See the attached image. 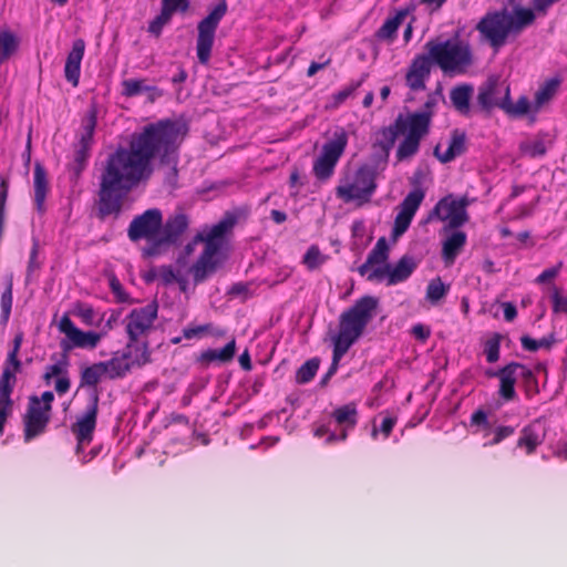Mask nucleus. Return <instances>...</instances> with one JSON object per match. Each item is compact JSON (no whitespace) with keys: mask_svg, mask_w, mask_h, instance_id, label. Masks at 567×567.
<instances>
[{"mask_svg":"<svg viewBox=\"0 0 567 567\" xmlns=\"http://www.w3.org/2000/svg\"><path fill=\"white\" fill-rule=\"evenodd\" d=\"M9 378L8 372L4 375H0V435H3L6 423L13 413L11 394L16 382L9 381Z\"/></svg>","mask_w":567,"mask_h":567,"instance_id":"cd10ccee","label":"nucleus"},{"mask_svg":"<svg viewBox=\"0 0 567 567\" xmlns=\"http://www.w3.org/2000/svg\"><path fill=\"white\" fill-rule=\"evenodd\" d=\"M424 190L415 188L411 190L399 205V212L394 219L392 237H401L410 227L411 221L424 199Z\"/></svg>","mask_w":567,"mask_h":567,"instance_id":"a211bd4d","label":"nucleus"},{"mask_svg":"<svg viewBox=\"0 0 567 567\" xmlns=\"http://www.w3.org/2000/svg\"><path fill=\"white\" fill-rule=\"evenodd\" d=\"M471 205L468 196L456 197L449 194L442 197L431 210L429 218H436L446 223L444 231L456 229L465 225L470 220L467 207Z\"/></svg>","mask_w":567,"mask_h":567,"instance_id":"6e6552de","label":"nucleus"},{"mask_svg":"<svg viewBox=\"0 0 567 567\" xmlns=\"http://www.w3.org/2000/svg\"><path fill=\"white\" fill-rule=\"evenodd\" d=\"M553 311L555 313H567V290L563 287L551 285L549 287Z\"/></svg>","mask_w":567,"mask_h":567,"instance_id":"8fccbe9b","label":"nucleus"},{"mask_svg":"<svg viewBox=\"0 0 567 567\" xmlns=\"http://www.w3.org/2000/svg\"><path fill=\"white\" fill-rule=\"evenodd\" d=\"M103 337V333H97L93 331H82L78 330L73 338L70 340L72 344H66L65 342L62 343V348L66 351L70 350L72 347L81 348V349H94L97 347L99 342L101 341Z\"/></svg>","mask_w":567,"mask_h":567,"instance_id":"c9c22d12","label":"nucleus"},{"mask_svg":"<svg viewBox=\"0 0 567 567\" xmlns=\"http://www.w3.org/2000/svg\"><path fill=\"white\" fill-rule=\"evenodd\" d=\"M472 92L473 90L470 85H458L452 89L450 99L458 112L463 114L468 112Z\"/></svg>","mask_w":567,"mask_h":567,"instance_id":"58836bf2","label":"nucleus"},{"mask_svg":"<svg viewBox=\"0 0 567 567\" xmlns=\"http://www.w3.org/2000/svg\"><path fill=\"white\" fill-rule=\"evenodd\" d=\"M320 365L318 358L307 360L296 372V382L298 384L309 383L317 374Z\"/></svg>","mask_w":567,"mask_h":567,"instance_id":"de8ad7c7","label":"nucleus"},{"mask_svg":"<svg viewBox=\"0 0 567 567\" xmlns=\"http://www.w3.org/2000/svg\"><path fill=\"white\" fill-rule=\"evenodd\" d=\"M470 423L472 426H477L478 429H482V430L491 429V424L488 422L487 414L482 409H478L472 413Z\"/></svg>","mask_w":567,"mask_h":567,"instance_id":"e2e57ef3","label":"nucleus"},{"mask_svg":"<svg viewBox=\"0 0 567 567\" xmlns=\"http://www.w3.org/2000/svg\"><path fill=\"white\" fill-rule=\"evenodd\" d=\"M424 49L430 53L434 64L443 72H464L473 62L468 43L458 39L440 41L429 40Z\"/></svg>","mask_w":567,"mask_h":567,"instance_id":"39448f33","label":"nucleus"},{"mask_svg":"<svg viewBox=\"0 0 567 567\" xmlns=\"http://www.w3.org/2000/svg\"><path fill=\"white\" fill-rule=\"evenodd\" d=\"M123 95L127 97L140 95L144 92H148L150 101L154 102L162 95V92L154 85H147L145 79H127L122 82Z\"/></svg>","mask_w":567,"mask_h":567,"instance_id":"72a5a7b5","label":"nucleus"},{"mask_svg":"<svg viewBox=\"0 0 567 567\" xmlns=\"http://www.w3.org/2000/svg\"><path fill=\"white\" fill-rule=\"evenodd\" d=\"M545 437L546 429L540 419H536L522 429L516 445L518 449H523L527 455H532L543 444Z\"/></svg>","mask_w":567,"mask_h":567,"instance_id":"5701e85b","label":"nucleus"},{"mask_svg":"<svg viewBox=\"0 0 567 567\" xmlns=\"http://www.w3.org/2000/svg\"><path fill=\"white\" fill-rule=\"evenodd\" d=\"M348 349H344L340 346L333 344L332 350V361L331 364L327 371L328 377H332L337 373L340 360L343 358V355L348 352Z\"/></svg>","mask_w":567,"mask_h":567,"instance_id":"680f3d73","label":"nucleus"},{"mask_svg":"<svg viewBox=\"0 0 567 567\" xmlns=\"http://www.w3.org/2000/svg\"><path fill=\"white\" fill-rule=\"evenodd\" d=\"M33 187H34V203L37 209L42 212L44 208V202L49 192V183L47 171L44 166L37 162L33 169Z\"/></svg>","mask_w":567,"mask_h":567,"instance_id":"7c9ffc66","label":"nucleus"},{"mask_svg":"<svg viewBox=\"0 0 567 567\" xmlns=\"http://www.w3.org/2000/svg\"><path fill=\"white\" fill-rule=\"evenodd\" d=\"M378 305L375 297L364 296L343 311L339 318V331L332 337V343L349 350L375 316Z\"/></svg>","mask_w":567,"mask_h":567,"instance_id":"20e7f679","label":"nucleus"},{"mask_svg":"<svg viewBox=\"0 0 567 567\" xmlns=\"http://www.w3.org/2000/svg\"><path fill=\"white\" fill-rule=\"evenodd\" d=\"M518 362H511L494 372L499 380L498 396L503 402L508 403L517 399L515 384L518 378Z\"/></svg>","mask_w":567,"mask_h":567,"instance_id":"4be33fe9","label":"nucleus"},{"mask_svg":"<svg viewBox=\"0 0 567 567\" xmlns=\"http://www.w3.org/2000/svg\"><path fill=\"white\" fill-rule=\"evenodd\" d=\"M503 8H507L509 10V14H517V12L523 11L530 17L526 20V24L529 27L533 25L536 21V13L533 8H526L523 6V0H506V4Z\"/></svg>","mask_w":567,"mask_h":567,"instance_id":"5fc2aeb1","label":"nucleus"},{"mask_svg":"<svg viewBox=\"0 0 567 567\" xmlns=\"http://www.w3.org/2000/svg\"><path fill=\"white\" fill-rule=\"evenodd\" d=\"M158 305L152 301L144 307L134 308L124 318L125 332L127 334V346L133 347L136 341L144 340L153 330L154 322L157 319Z\"/></svg>","mask_w":567,"mask_h":567,"instance_id":"9b49d317","label":"nucleus"},{"mask_svg":"<svg viewBox=\"0 0 567 567\" xmlns=\"http://www.w3.org/2000/svg\"><path fill=\"white\" fill-rule=\"evenodd\" d=\"M421 140L405 135L396 150L398 161H404L415 155L420 148Z\"/></svg>","mask_w":567,"mask_h":567,"instance_id":"09e8293b","label":"nucleus"},{"mask_svg":"<svg viewBox=\"0 0 567 567\" xmlns=\"http://www.w3.org/2000/svg\"><path fill=\"white\" fill-rule=\"evenodd\" d=\"M515 433V427L512 425H499L494 430V436L489 441V445H497L505 439L512 436Z\"/></svg>","mask_w":567,"mask_h":567,"instance_id":"052dcab7","label":"nucleus"},{"mask_svg":"<svg viewBox=\"0 0 567 567\" xmlns=\"http://www.w3.org/2000/svg\"><path fill=\"white\" fill-rule=\"evenodd\" d=\"M22 343V334H17L13 339V347L9 351L8 357L3 364V370L1 375H4L7 372L9 373V381L17 382L16 374L21 369V361L18 358L20 347Z\"/></svg>","mask_w":567,"mask_h":567,"instance_id":"f704fd0d","label":"nucleus"},{"mask_svg":"<svg viewBox=\"0 0 567 567\" xmlns=\"http://www.w3.org/2000/svg\"><path fill=\"white\" fill-rule=\"evenodd\" d=\"M534 110V104L532 105L527 96H520L517 102L514 104L511 101V96L505 100V104L502 105V110L513 117H522L525 116L530 110Z\"/></svg>","mask_w":567,"mask_h":567,"instance_id":"37998d69","label":"nucleus"},{"mask_svg":"<svg viewBox=\"0 0 567 567\" xmlns=\"http://www.w3.org/2000/svg\"><path fill=\"white\" fill-rule=\"evenodd\" d=\"M522 152L529 157H542L547 153V146L544 140L536 138L522 145Z\"/></svg>","mask_w":567,"mask_h":567,"instance_id":"864d4df0","label":"nucleus"},{"mask_svg":"<svg viewBox=\"0 0 567 567\" xmlns=\"http://www.w3.org/2000/svg\"><path fill=\"white\" fill-rule=\"evenodd\" d=\"M99 394L95 392L92 395L85 412L80 415L76 419V422L71 426V431L76 439L78 454H80L93 440L99 413Z\"/></svg>","mask_w":567,"mask_h":567,"instance_id":"dca6fc26","label":"nucleus"},{"mask_svg":"<svg viewBox=\"0 0 567 567\" xmlns=\"http://www.w3.org/2000/svg\"><path fill=\"white\" fill-rule=\"evenodd\" d=\"M435 104L436 100L430 96L422 111L411 113L406 117L399 115L395 123L400 133L422 140L429 133Z\"/></svg>","mask_w":567,"mask_h":567,"instance_id":"2eb2a0df","label":"nucleus"},{"mask_svg":"<svg viewBox=\"0 0 567 567\" xmlns=\"http://www.w3.org/2000/svg\"><path fill=\"white\" fill-rule=\"evenodd\" d=\"M96 123V111L93 109L83 117L79 140L74 145L73 163L70 165V172L75 178L80 177L87 165Z\"/></svg>","mask_w":567,"mask_h":567,"instance_id":"f8f14e48","label":"nucleus"},{"mask_svg":"<svg viewBox=\"0 0 567 567\" xmlns=\"http://www.w3.org/2000/svg\"><path fill=\"white\" fill-rule=\"evenodd\" d=\"M526 12L509 14L507 8L487 11L476 24L481 37L495 50L501 49L513 37L516 38L529 28L526 20L529 19Z\"/></svg>","mask_w":567,"mask_h":567,"instance_id":"7ed1b4c3","label":"nucleus"},{"mask_svg":"<svg viewBox=\"0 0 567 567\" xmlns=\"http://www.w3.org/2000/svg\"><path fill=\"white\" fill-rule=\"evenodd\" d=\"M377 188L374 173L368 167H360L352 177L341 179L336 187V195L344 203H368Z\"/></svg>","mask_w":567,"mask_h":567,"instance_id":"0eeeda50","label":"nucleus"},{"mask_svg":"<svg viewBox=\"0 0 567 567\" xmlns=\"http://www.w3.org/2000/svg\"><path fill=\"white\" fill-rule=\"evenodd\" d=\"M399 134L401 133L398 130V125L395 122L393 125L383 127L382 130L379 131L378 137L373 143L372 147L375 154H378L382 161H388L390 151L393 147Z\"/></svg>","mask_w":567,"mask_h":567,"instance_id":"c756f323","label":"nucleus"},{"mask_svg":"<svg viewBox=\"0 0 567 567\" xmlns=\"http://www.w3.org/2000/svg\"><path fill=\"white\" fill-rule=\"evenodd\" d=\"M520 344L522 348L529 352H536L539 349H550L551 346L555 343V334L550 333L548 336H545L540 338L539 340H535L528 334H524L520 337Z\"/></svg>","mask_w":567,"mask_h":567,"instance_id":"c03bdc74","label":"nucleus"},{"mask_svg":"<svg viewBox=\"0 0 567 567\" xmlns=\"http://www.w3.org/2000/svg\"><path fill=\"white\" fill-rule=\"evenodd\" d=\"M408 14L406 10H399L393 17L388 18L384 23L377 30L375 38L380 41L392 43L398 35L399 27Z\"/></svg>","mask_w":567,"mask_h":567,"instance_id":"473e14b6","label":"nucleus"},{"mask_svg":"<svg viewBox=\"0 0 567 567\" xmlns=\"http://www.w3.org/2000/svg\"><path fill=\"white\" fill-rule=\"evenodd\" d=\"M12 308V285L10 284L1 296V313L8 320Z\"/></svg>","mask_w":567,"mask_h":567,"instance_id":"774afa93","label":"nucleus"},{"mask_svg":"<svg viewBox=\"0 0 567 567\" xmlns=\"http://www.w3.org/2000/svg\"><path fill=\"white\" fill-rule=\"evenodd\" d=\"M363 81L364 78L357 82H351L350 84L346 85L340 91H338L336 94H333L334 105L339 106L343 102H346V100L350 97L361 86Z\"/></svg>","mask_w":567,"mask_h":567,"instance_id":"13d9d810","label":"nucleus"},{"mask_svg":"<svg viewBox=\"0 0 567 567\" xmlns=\"http://www.w3.org/2000/svg\"><path fill=\"white\" fill-rule=\"evenodd\" d=\"M236 353V341L230 340L221 349H207L198 357V362L208 365L212 362L218 361L220 363L230 362Z\"/></svg>","mask_w":567,"mask_h":567,"instance_id":"2f4dec72","label":"nucleus"},{"mask_svg":"<svg viewBox=\"0 0 567 567\" xmlns=\"http://www.w3.org/2000/svg\"><path fill=\"white\" fill-rule=\"evenodd\" d=\"M560 268H561V262H559L558 265H556L554 267H550V268H547V269L543 270L535 278V282L538 284V285H543V284L549 282L550 280L555 279L558 276V274L560 271Z\"/></svg>","mask_w":567,"mask_h":567,"instance_id":"338daca9","label":"nucleus"},{"mask_svg":"<svg viewBox=\"0 0 567 567\" xmlns=\"http://www.w3.org/2000/svg\"><path fill=\"white\" fill-rule=\"evenodd\" d=\"M131 348L126 344L120 352L113 353L112 358L107 361L102 362L106 372V375L111 379L124 378L131 369L134 367L130 360Z\"/></svg>","mask_w":567,"mask_h":567,"instance_id":"a878e982","label":"nucleus"},{"mask_svg":"<svg viewBox=\"0 0 567 567\" xmlns=\"http://www.w3.org/2000/svg\"><path fill=\"white\" fill-rule=\"evenodd\" d=\"M389 259V245L384 237L378 239L374 247L368 254L367 260L358 268L360 276L365 277L377 267H382L388 264Z\"/></svg>","mask_w":567,"mask_h":567,"instance_id":"bb28decb","label":"nucleus"},{"mask_svg":"<svg viewBox=\"0 0 567 567\" xmlns=\"http://www.w3.org/2000/svg\"><path fill=\"white\" fill-rule=\"evenodd\" d=\"M450 291V285L443 282L441 277L431 279L426 287V300L431 305H437Z\"/></svg>","mask_w":567,"mask_h":567,"instance_id":"79ce46f5","label":"nucleus"},{"mask_svg":"<svg viewBox=\"0 0 567 567\" xmlns=\"http://www.w3.org/2000/svg\"><path fill=\"white\" fill-rule=\"evenodd\" d=\"M560 81L558 79H549L542 84L535 93L534 112H538L540 107L549 102L556 94Z\"/></svg>","mask_w":567,"mask_h":567,"instance_id":"e433bc0d","label":"nucleus"},{"mask_svg":"<svg viewBox=\"0 0 567 567\" xmlns=\"http://www.w3.org/2000/svg\"><path fill=\"white\" fill-rule=\"evenodd\" d=\"M130 360L134 367H142L151 362V352L146 340L136 341L135 344L131 347Z\"/></svg>","mask_w":567,"mask_h":567,"instance_id":"49530a36","label":"nucleus"},{"mask_svg":"<svg viewBox=\"0 0 567 567\" xmlns=\"http://www.w3.org/2000/svg\"><path fill=\"white\" fill-rule=\"evenodd\" d=\"M209 331H210V324L186 327L183 329V337L188 340L199 339L204 336V333H207Z\"/></svg>","mask_w":567,"mask_h":567,"instance_id":"69168bd1","label":"nucleus"},{"mask_svg":"<svg viewBox=\"0 0 567 567\" xmlns=\"http://www.w3.org/2000/svg\"><path fill=\"white\" fill-rule=\"evenodd\" d=\"M74 315L86 326H96L94 321L95 311L92 306L87 303H78L74 309Z\"/></svg>","mask_w":567,"mask_h":567,"instance_id":"4d7b16f0","label":"nucleus"},{"mask_svg":"<svg viewBox=\"0 0 567 567\" xmlns=\"http://www.w3.org/2000/svg\"><path fill=\"white\" fill-rule=\"evenodd\" d=\"M162 226V210L150 208L132 219L127 228V237L133 243L145 239L148 244H152L157 240Z\"/></svg>","mask_w":567,"mask_h":567,"instance_id":"ddd939ff","label":"nucleus"},{"mask_svg":"<svg viewBox=\"0 0 567 567\" xmlns=\"http://www.w3.org/2000/svg\"><path fill=\"white\" fill-rule=\"evenodd\" d=\"M18 38L10 30L0 29V64L18 50Z\"/></svg>","mask_w":567,"mask_h":567,"instance_id":"ea45409f","label":"nucleus"},{"mask_svg":"<svg viewBox=\"0 0 567 567\" xmlns=\"http://www.w3.org/2000/svg\"><path fill=\"white\" fill-rule=\"evenodd\" d=\"M68 358L64 355L63 359L54 364L48 365L45 368V372L43 374V380L49 384L51 379L54 377H62L63 374H68Z\"/></svg>","mask_w":567,"mask_h":567,"instance_id":"6e6d98bb","label":"nucleus"},{"mask_svg":"<svg viewBox=\"0 0 567 567\" xmlns=\"http://www.w3.org/2000/svg\"><path fill=\"white\" fill-rule=\"evenodd\" d=\"M173 14L161 8V12L150 23L147 31L154 37L158 38L162 34L163 28L172 20Z\"/></svg>","mask_w":567,"mask_h":567,"instance_id":"603ef678","label":"nucleus"},{"mask_svg":"<svg viewBox=\"0 0 567 567\" xmlns=\"http://www.w3.org/2000/svg\"><path fill=\"white\" fill-rule=\"evenodd\" d=\"M157 276L161 282L165 286L178 280V277L172 266H161L157 270Z\"/></svg>","mask_w":567,"mask_h":567,"instance_id":"0e129e2a","label":"nucleus"},{"mask_svg":"<svg viewBox=\"0 0 567 567\" xmlns=\"http://www.w3.org/2000/svg\"><path fill=\"white\" fill-rule=\"evenodd\" d=\"M189 227V217L183 210H175L171 214L161 228V234L152 244H147L142 249V255L145 258L158 256L162 252L163 246L176 245L179 243L182 236Z\"/></svg>","mask_w":567,"mask_h":567,"instance_id":"9d476101","label":"nucleus"},{"mask_svg":"<svg viewBox=\"0 0 567 567\" xmlns=\"http://www.w3.org/2000/svg\"><path fill=\"white\" fill-rule=\"evenodd\" d=\"M466 152V135L460 130H454L451 134L449 146L444 153H441L440 146L434 148V155L443 163H450L457 156Z\"/></svg>","mask_w":567,"mask_h":567,"instance_id":"c85d7f7f","label":"nucleus"},{"mask_svg":"<svg viewBox=\"0 0 567 567\" xmlns=\"http://www.w3.org/2000/svg\"><path fill=\"white\" fill-rule=\"evenodd\" d=\"M228 6L220 0L197 24L196 54L200 64L207 65L212 56L216 30L226 16Z\"/></svg>","mask_w":567,"mask_h":567,"instance_id":"423d86ee","label":"nucleus"},{"mask_svg":"<svg viewBox=\"0 0 567 567\" xmlns=\"http://www.w3.org/2000/svg\"><path fill=\"white\" fill-rule=\"evenodd\" d=\"M518 378L522 380V385L527 399L530 400L539 393L537 377L527 365L519 363Z\"/></svg>","mask_w":567,"mask_h":567,"instance_id":"4c0bfd02","label":"nucleus"},{"mask_svg":"<svg viewBox=\"0 0 567 567\" xmlns=\"http://www.w3.org/2000/svg\"><path fill=\"white\" fill-rule=\"evenodd\" d=\"M51 414L40 409V400L33 395L29 400L27 412L23 416V439L24 442H30L37 436L44 433Z\"/></svg>","mask_w":567,"mask_h":567,"instance_id":"6ab92c4d","label":"nucleus"},{"mask_svg":"<svg viewBox=\"0 0 567 567\" xmlns=\"http://www.w3.org/2000/svg\"><path fill=\"white\" fill-rule=\"evenodd\" d=\"M161 8L173 16L176 12L185 13L189 9V0H162Z\"/></svg>","mask_w":567,"mask_h":567,"instance_id":"bf43d9fd","label":"nucleus"},{"mask_svg":"<svg viewBox=\"0 0 567 567\" xmlns=\"http://www.w3.org/2000/svg\"><path fill=\"white\" fill-rule=\"evenodd\" d=\"M434 64L430 53L416 54L408 69L405 81L406 85L412 91H423L426 85L425 82L429 80L432 65Z\"/></svg>","mask_w":567,"mask_h":567,"instance_id":"aec40b11","label":"nucleus"},{"mask_svg":"<svg viewBox=\"0 0 567 567\" xmlns=\"http://www.w3.org/2000/svg\"><path fill=\"white\" fill-rule=\"evenodd\" d=\"M187 131L183 121L159 120L133 134L128 147H118L110 154L100 176L97 218L120 217L127 194L152 176V159L155 156L159 157V166L165 169V183L177 187V150Z\"/></svg>","mask_w":567,"mask_h":567,"instance_id":"f257e3e1","label":"nucleus"},{"mask_svg":"<svg viewBox=\"0 0 567 567\" xmlns=\"http://www.w3.org/2000/svg\"><path fill=\"white\" fill-rule=\"evenodd\" d=\"M237 223V216L227 212L224 217L208 229H204L194 237V243L205 245L203 251L192 267V274L196 284L203 282L217 269V255L224 246L226 236Z\"/></svg>","mask_w":567,"mask_h":567,"instance_id":"f03ea898","label":"nucleus"},{"mask_svg":"<svg viewBox=\"0 0 567 567\" xmlns=\"http://www.w3.org/2000/svg\"><path fill=\"white\" fill-rule=\"evenodd\" d=\"M446 238L442 243V259L446 266H452L457 256L464 249L467 243V235L465 231L456 229H450L445 231Z\"/></svg>","mask_w":567,"mask_h":567,"instance_id":"393cba45","label":"nucleus"},{"mask_svg":"<svg viewBox=\"0 0 567 567\" xmlns=\"http://www.w3.org/2000/svg\"><path fill=\"white\" fill-rule=\"evenodd\" d=\"M104 374H106V372L102 362L86 367L81 372L80 386L96 388Z\"/></svg>","mask_w":567,"mask_h":567,"instance_id":"a19ab883","label":"nucleus"},{"mask_svg":"<svg viewBox=\"0 0 567 567\" xmlns=\"http://www.w3.org/2000/svg\"><path fill=\"white\" fill-rule=\"evenodd\" d=\"M509 95V85L505 82H501L498 78L492 76L480 86L477 104L485 112H489L495 107L502 110V105L505 104V100L508 99Z\"/></svg>","mask_w":567,"mask_h":567,"instance_id":"f3484780","label":"nucleus"},{"mask_svg":"<svg viewBox=\"0 0 567 567\" xmlns=\"http://www.w3.org/2000/svg\"><path fill=\"white\" fill-rule=\"evenodd\" d=\"M417 268L416 259L411 255H403L394 265L385 264L374 268L368 276L369 281L386 280L388 286H395L406 281Z\"/></svg>","mask_w":567,"mask_h":567,"instance_id":"4468645a","label":"nucleus"},{"mask_svg":"<svg viewBox=\"0 0 567 567\" xmlns=\"http://www.w3.org/2000/svg\"><path fill=\"white\" fill-rule=\"evenodd\" d=\"M502 334L495 332L484 342V353L488 363L499 360Z\"/></svg>","mask_w":567,"mask_h":567,"instance_id":"3c124183","label":"nucleus"},{"mask_svg":"<svg viewBox=\"0 0 567 567\" xmlns=\"http://www.w3.org/2000/svg\"><path fill=\"white\" fill-rule=\"evenodd\" d=\"M348 144V134L342 127L333 132V136L322 147L320 156L315 161L312 172L320 182H327L334 173V168Z\"/></svg>","mask_w":567,"mask_h":567,"instance_id":"1a4fd4ad","label":"nucleus"},{"mask_svg":"<svg viewBox=\"0 0 567 567\" xmlns=\"http://www.w3.org/2000/svg\"><path fill=\"white\" fill-rule=\"evenodd\" d=\"M328 260L317 245H311L302 257V264L310 271L319 269Z\"/></svg>","mask_w":567,"mask_h":567,"instance_id":"a18cd8bd","label":"nucleus"},{"mask_svg":"<svg viewBox=\"0 0 567 567\" xmlns=\"http://www.w3.org/2000/svg\"><path fill=\"white\" fill-rule=\"evenodd\" d=\"M85 41L81 38L75 39L72 42L71 51L68 53L65 65H64V76L65 80L71 83L73 86L79 85L80 74H81V63L85 52Z\"/></svg>","mask_w":567,"mask_h":567,"instance_id":"b1692460","label":"nucleus"},{"mask_svg":"<svg viewBox=\"0 0 567 567\" xmlns=\"http://www.w3.org/2000/svg\"><path fill=\"white\" fill-rule=\"evenodd\" d=\"M331 417L334 422L342 427L339 435L330 433L327 437V443H333L336 441H346L348 432L353 430L358 424V409L354 402L341 405L334 409L331 413Z\"/></svg>","mask_w":567,"mask_h":567,"instance_id":"412c9836","label":"nucleus"}]
</instances>
